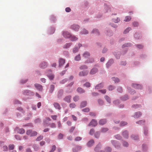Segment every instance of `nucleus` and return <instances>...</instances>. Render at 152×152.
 <instances>
[{
  "instance_id": "e2e57ef3",
  "label": "nucleus",
  "mask_w": 152,
  "mask_h": 152,
  "mask_svg": "<svg viewBox=\"0 0 152 152\" xmlns=\"http://www.w3.org/2000/svg\"><path fill=\"white\" fill-rule=\"evenodd\" d=\"M133 25L134 27H137L138 25V23L136 22H134L133 23Z\"/></svg>"
},
{
  "instance_id": "37998d69",
  "label": "nucleus",
  "mask_w": 152,
  "mask_h": 152,
  "mask_svg": "<svg viewBox=\"0 0 152 152\" xmlns=\"http://www.w3.org/2000/svg\"><path fill=\"white\" fill-rule=\"evenodd\" d=\"M48 77L50 80H52L54 78V75H53V74L48 75Z\"/></svg>"
},
{
  "instance_id": "6e6d98bb",
  "label": "nucleus",
  "mask_w": 152,
  "mask_h": 152,
  "mask_svg": "<svg viewBox=\"0 0 152 152\" xmlns=\"http://www.w3.org/2000/svg\"><path fill=\"white\" fill-rule=\"evenodd\" d=\"M127 123L126 122H121V126H124L127 124Z\"/></svg>"
},
{
  "instance_id": "9d476101",
  "label": "nucleus",
  "mask_w": 152,
  "mask_h": 152,
  "mask_svg": "<svg viewBox=\"0 0 152 152\" xmlns=\"http://www.w3.org/2000/svg\"><path fill=\"white\" fill-rule=\"evenodd\" d=\"M65 62V60L63 58H60L59 61V66L61 67Z\"/></svg>"
},
{
  "instance_id": "2eb2a0df",
  "label": "nucleus",
  "mask_w": 152,
  "mask_h": 152,
  "mask_svg": "<svg viewBox=\"0 0 152 152\" xmlns=\"http://www.w3.org/2000/svg\"><path fill=\"white\" fill-rule=\"evenodd\" d=\"M122 135L123 137L126 138H128L129 137L128 132L127 131H125L124 132L122 133Z\"/></svg>"
},
{
  "instance_id": "13d9d810",
  "label": "nucleus",
  "mask_w": 152,
  "mask_h": 152,
  "mask_svg": "<svg viewBox=\"0 0 152 152\" xmlns=\"http://www.w3.org/2000/svg\"><path fill=\"white\" fill-rule=\"evenodd\" d=\"M63 135L61 133H60L58 136V139H62L63 138Z\"/></svg>"
},
{
  "instance_id": "052dcab7",
  "label": "nucleus",
  "mask_w": 152,
  "mask_h": 152,
  "mask_svg": "<svg viewBox=\"0 0 152 152\" xmlns=\"http://www.w3.org/2000/svg\"><path fill=\"white\" fill-rule=\"evenodd\" d=\"M114 88V87L113 86H110L109 87V90H112Z\"/></svg>"
},
{
  "instance_id": "4468645a",
  "label": "nucleus",
  "mask_w": 152,
  "mask_h": 152,
  "mask_svg": "<svg viewBox=\"0 0 152 152\" xmlns=\"http://www.w3.org/2000/svg\"><path fill=\"white\" fill-rule=\"evenodd\" d=\"M40 66L42 68L44 69L46 68L47 66V63L43 62L40 64Z\"/></svg>"
},
{
  "instance_id": "f704fd0d",
  "label": "nucleus",
  "mask_w": 152,
  "mask_h": 152,
  "mask_svg": "<svg viewBox=\"0 0 152 152\" xmlns=\"http://www.w3.org/2000/svg\"><path fill=\"white\" fill-rule=\"evenodd\" d=\"M129 99L128 96L126 95H125L123 97L121 98V99L123 100V101H125L127 99Z\"/></svg>"
},
{
  "instance_id": "7c9ffc66",
  "label": "nucleus",
  "mask_w": 152,
  "mask_h": 152,
  "mask_svg": "<svg viewBox=\"0 0 152 152\" xmlns=\"http://www.w3.org/2000/svg\"><path fill=\"white\" fill-rule=\"evenodd\" d=\"M63 93V90H60L59 91L58 96L59 97H61Z\"/></svg>"
},
{
  "instance_id": "6ab92c4d",
  "label": "nucleus",
  "mask_w": 152,
  "mask_h": 152,
  "mask_svg": "<svg viewBox=\"0 0 152 152\" xmlns=\"http://www.w3.org/2000/svg\"><path fill=\"white\" fill-rule=\"evenodd\" d=\"M87 104V102L86 101H84L82 102L80 104V107H84L86 106Z\"/></svg>"
},
{
  "instance_id": "bf43d9fd",
  "label": "nucleus",
  "mask_w": 152,
  "mask_h": 152,
  "mask_svg": "<svg viewBox=\"0 0 152 152\" xmlns=\"http://www.w3.org/2000/svg\"><path fill=\"white\" fill-rule=\"evenodd\" d=\"M128 91L130 92V93L131 94H134V93H135L134 91L132 90V91L131 92V89L130 88H128Z\"/></svg>"
},
{
  "instance_id": "39448f33",
  "label": "nucleus",
  "mask_w": 152,
  "mask_h": 152,
  "mask_svg": "<svg viewBox=\"0 0 152 152\" xmlns=\"http://www.w3.org/2000/svg\"><path fill=\"white\" fill-rule=\"evenodd\" d=\"M63 35L65 38H70L71 34L67 31H64L63 33Z\"/></svg>"
},
{
  "instance_id": "49530a36",
  "label": "nucleus",
  "mask_w": 152,
  "mask_h": 152,
  "mask_svg": "<svg viewBox=\"0 0 152 152\" xmlns=\"http://www.w3.org/2000/svg\"><path fill=\"white\" fill-rule=\"evenodd\" d=\"M82 111L84 112H88L90 111V109L88 108H86L83 109Z\"/></svg>"
},
{
  "instance_id": "20e7f679",
  "label": "nucleus",
  "mask_w": 152,
  "mask_h": 152,
  "mask_svg": "<svg viewBox=\"0 0 152 152\" xmlns=\"http://www.w3.org/2000/svg\"><path fill=\"white\" fill-rule=\"evenodd\" d=\"M88 71L87 70L83 71L80 72L79 73L80 76H85L88 75Z\"/></svg>"
},
{
  "instance_id": "c03bdc74",
  "label": "nucleus",
  "mask_w": 152,
  "mask_h": 152,
  "mask_svg": "<svg viewBox=\"0 0 152 152\" xmlns=\"http://www.w3.org/2000/svg\"><path fill=\"white\" fill-rule=\"evenodd\" d=\"M43 138V136L42 135H40L36 139V140L37 141H40L41 140H42Z\"/></svg>"
},
{
  "instance_id": "4d7b16f0",
  "label": "nucleus",
  "mask_w": 152,
  "mask_h": 152,
  "mask_svg": "<svg viewBox=\"0 0 152 152\" xmlns=\"http://www.w3.org/2000/svg\"><path fill=\"white\" fill-rule=\"evenodd\" d=\"M99 136V133L98 132H97L95 134V136L96 138H98Z\"/></svg>"
},
{
  "instance_id": "6e6552de",
  "label": "nucleus",
  "mask_w": 152,
  "mask_h": 152,
  "mask_svg": "<svg viewBox=\"0 0 152 152\" xmlns=\"http://www.w3.org/2000/svg\"><path fill=\"white\" fill-rule=\"evenodd\" d=\"M81 149V147L80 146H76L73 148V152H77Z\"/></svg>"
},
{
  "instance_id": "c9c22d12",
  "label": "nucleus",
  "mask_w": 152,
  "mask_h": 152,
  "mask_svg": "<svg viewBox=\"0 0 152 152\" xmlns=\"http://www.w3.org/2000/svg\"><path fill=\"white\" fill-rule=\"evenodd\" d=\"M131 28H130V27H129V28H128L126 30H125L124 32V34H126V33H127L128 32H129V31L130 30H131Z\"/></svg>"
},
{
  "instance_id": "a19ab883",
  "label": "nucleus",
  "mask_w": 152,
  "mask_h": 152,
  "mask_svg": "<svg viewBox=\"0 0 152 152\" xmlns=\"http://www.w3.org/2000/svg\"><path fill=\"white\" fill-rule=\"evenodd\" d=\"M80 69H85L87 68V66L86 65H84L80 66Z\"/></svg>"
},
{
  "instance_id": "09e8293b",
  "label": "nucleus",
  "mask_w": 152,
  "mask_h": 152,
  "mask_svg": "<svg viewBox=\"0 0 152 152\" xmlns=\"http://www.w3.org/2000/svg\"><path fill=\"white\" fill-rule=\"evenodd\" d=\"M113 80L115 81V83L118 82L119 81V80L118 78L113 77L112 78Z\"/></svg>"
},
{
  "instance_id": "b1692460",
  "label": "nucleus",
  "mask_w": 152,
  "mask_h": 152,
  "mask_svg": "<svg viewBox=\"0 0 152 152\" xmlns=\"http://www.w3.org/2000/svg\"><path fill=\"white\" fill-rule=\"evenodd\" d=\"M83 56L85 58H88L90 56V54L88 52H86L83 53Z\"/></svg>"
},
{
  "instance_id": "f3484780",
  "label": "nucleus",
  "mask_w": 152,
  "mask_h": 152,
  "mask_svg": "<svg viewBox=\"0 0 152 152\" xmlns=\"http://www.w3.org/2000/svg\"><path fill=\"white\" fill-rule=\"evenodd\" d=\"M91 33L93 34H96V35H99V32L98 30L96 29H94L91 31Z\"/></svg>"
},
{
  "instance_id": "5fc2aeb1",
  "label": "nucleus",
  "mask_w": 152,
  "mask_h": 152,
  "mask_svg": "<svg viewBox=\"0 0 152 152\" xmlns=\"http://www.w3.org/2000/svg\"><path fill=\"white\" fill-rule=\"evenodd\" d=\"M131 45V44L130 43H126L124 45L122 46V47L124 48L125 47H128L129 46H130Z\"/></svg>"
},
{
  "instance_id": "c85d7f7f",
  "label": "nucleus",
  "mask_w": 152,
  "mask_h": 152,
  "mask_svg": "<svg viewBox=\"0 0 152 152\" xmlns=\"http://www.w3.org/2000/svg\"><path fill=\"white\" fill-rule=\"evenodd\" d=\"M72 44L71 43H66L64 46V48H68Z\"/></svg>"
},
{
  "instance_id": "f8f14e48",
  "label": "nucleus",
  "mask_w": 152,
  "mask_h": 152,
  "mask_svg": "<svg viewBox=\"0 0 152 152\" xmlns=\"http://www.w3.org/2000/svg\"><path fill=\"white\" fill-rule=\"evenodd\" d=\"M132 86L133 87L137 89H141L142 88V87L140 85L136 84H133Z\"/></svg>"
},
{
  "instance_id": "f257e3e1",
  "label": "nucleus",
  "mask_w": 152,
  "mask_h": 152,
  "mask_svg": "<svg viewBox=\"0 0 152 152\" xmlns=\"http://www.w3.org/2000/svg\"><path fill=\"white\" fill-rule=\"evenodd\" d=\"M26 134L30 137H33L37 135V133L35 131H32L31 130H28L26 132Z\"/></svg>"
},
{
  "instance_id": "aec40b11",
  "label": "nucleus",
  "mask_w": 152,
  "mask_h": 152,
  "mask_svg": "<svg viewBox=\"0 0 152 152\" xmlns=\"http://www.w3.org/2000/svg\"><path fill=\"white\" fill-rule=\"evenodd\" d=\"M94 143V140H92L89 141L87 145L88 146L90 147L93 145Z\"/></svg>"
},
{
  "instance_id": "3c124183",
  "label": "nucleus",
  "mask_w": 152,
  "mask_h": 152,
  "mask_svg": "<svg viewBox=\"0 0 152 152\" xmlns=\"http://www.w3.org/2000/svg\"><path fill=\"white\" fill-rule=\"evenodd\" d=\"M105 151L106 152H110L111 151V149L109 147H107L106 148Z\"/></svg>"
},
{
  "instance_id": "2f4dec72",
  "label": "nucleus",
  "mask_w": 152,
  "mask_h": 152,
  "mask_svg": "<svg viewBox=\"0 0 152 152\" xmlns=\"http://www.w3.org/2000/svg\"><path fill=\"white\" fill-rule=\"evenodd\" d=\"M69 106L70 108H74L75 107L76 105L74 103H71L69 104Z\"/></svg>"
},
{
  "instance_id": "774afa93",
  "label": "nucleus",
  "mask_w": 152,
  "mask_h": 152,
  "mask_svg": "<svg viewBox=\"0 0 152 152\" xmlns=\"http://www.w3.org/2000/svg\"><path fill=\"white\" fill-rule=\"evenodd\" d=\"M94 129H91L90 131L89 134L91 135H92L94 134Z\"/></svg>"
},
{
  "instance_id": "f03ea898",
  "label": "nucleus",
  "mask_w": 152,
  "mask_h": 152,
  "mask_svg": "<svg viewBox=\"0 0 152 152\" xmlns=\"http://www.w3.org/2000/svg\"><path fill=\"white\" fill-rule=\"evenodd\" d=\"M71 28L75 31H77L79 29L80 27L78 25L74 24L71 26Z\"/></svg>"
},
{
  "instance_id": "9b49d317",
  "label": "nucleus",
  "mask_w": 152,
  "mask_h": 152,
  "mask_svg": "<svg viewBox=\"0 0 152 152\" xmlns=\"http://www.w3.org/2000/svg\"><path fill=\"white\" fill-rule=\"evenodd\" d=\"M71 96H67L64 98V100L67 102L69 103L71 102Z\"/></svg>"
},
{
  "instance_id": "8fccbe9b",
  "label": "nucleus",
  "mask_w": 152,
  "mask_h": 152,
  "mask_svg": "<svg viewBox=\"0 0 152 152\" xmlns=\"http://www.w3.org/2000/svg\"><path fill=\"white\" fill-rule=\"evenodd\" d=\"M78 48L77 47H75L73 49V53H75L78 51Z\"/></svg>"
},
{
  "instance_id": "69168bd1",
  "label": "nucleus",
  "mask_w": 152,
  "mask_h": 152,
  "mask_svg": "<svg viewBox=\"0 0 152 152\" xmlns=\"http://www.w3.org/2000/svg\"><path fill=\"white\" fill-rule=\"evenodd\" d=\"M51 118L54 120H56L57 118V116L56 115H51Z\"/></svg>"
},
{
  "instance_id": "4c0bfd02",
  "label": "nucleus",
  "mask_w": 152,
  "mask_h": 152,
  "mask_svg": "<svg viewBox=\"0 0 152 152\" xmlns=\"http://www.w3.org/2000/svg\"><path fill=\"white\" fill-rule=\"evenodd\" d=\"M54 89V86L53 85H51L50 86V92L52 93Z\"/></svg>"
},
{
  "instance_id": "58836bf2",
  "label": "nucleus",
  "mask_w": 152,
  "mask_h": 152,
  "mask_svg": "<svg viewBox=\"0 0 152 152\" xmlns=\"http://www.w3.org/2000/svg\"><path fill=\"white\" fill-rule=\"evenodd\" d=\"M105 99H106V100L109 103H110V99L109 97L108 96H105Z\"/></svg>"
},
{
  "instance_id": "cd10ccee",
  "label": "nucleus",
  "mask_w": 152,
  "mask_h": 152,
  "mask_svg": "<svg viewBox=\"0 0 152 152\" xmlns=\"http://www.w3.org/2000/svg\"><path fill=\"white\" fill-rule=\"evenodd\" d=\"M81 59L80 55L79 54L76 56L75 58V60L76 61H78Z\"/></svg>"
},
{
  "instance_id": "473e14b6",
  "label": "nucleus",
  "mask_w": 152,
  "mask_h": 152,
  "mask_svg": "<svg viewBox=\"0 0 152 152\" xmlns=\"http://www.w3.org/2000/svg\"><path fill=\"white\" fill-rule=\"evenodd\" d=\"M131 138L134 140H137L138 139V137L137 135H132L131 136Z\"/></svg>"
},
{
  "instance_id": "ddd939ff",
  "label": "nucleus",
  "mask_w": 152,
  "mask_h": 152,
  "mask_svg": "<svg viewBox=\"0 0 152 152\" xmlns=\"http://www.w3.org/2000/svg\"><path fill=\"white\" fill-rule=\"evenodd\" d=\"M103 84L102 83H100L98 85H96L95 87L96 89H98L102 88L103 87Z\"/></svg>"
},
{
  "instance_id": "423d86ee",
  "label": "nucleus",
  "mask_w": 152,
  "mask_h": 152,
  "mask_svg": "<svg viewBox=\"0 0 152 152\" xmlns=\"http://www.w3.org/2000/svg\"><path fill=\"white\" fill-rule=\"evenodd\" d=\"M98 71V69L96 68H94L92 69L89 72L91 75H94Z\"/></svg>"
},
{
  "instance_id": "338daca9",
  "label": "nucleus",
  "mask_w": 152,
  "mask_h": 152,
  "mask_svg": "<svg viewBox=\"0 0 152 152\" xmlns=\"http://www.w3.org/2000/svg\"><path fill=\"white\" fill-rule=\"evenodd\" d=\"M98 102L99 104L100 105H102L103 103V102L102 100L100 99H99L98 100Z\"/></svg>"
},
{
  "instance_id": "412c9836",
  "label": "nucleus",
  "mask_w": 152,
  "mask_h": 152,
  "mask_svg": "<svg viewBox=\"0 0 152 152\" xmlns=\"http://www.w3.org/2000/svg\"><path fill=\"white\" fill-rule=\"evenodd\" d=\"M50 120L51 119L49 118H46V120H45L44 121V125L45 126H48V123L47 122V121H50Z\"/></svg>"
},
{
  "instance_id": "e433bc0d",
  "label": "nucleus",
  "mask_w": 152,
  "mask_h": 152,
  "mask_svg": "<svg viewBox=\"0 0 152 152\" xmlns=\"http://www.w3.org/2000/svg\"><path fill=\"white\" fill-rule=\"evenodd\" d=\"M84 86L86 87H90L91 86L90 83L88 82H86L84 84Z\"/></svg>"
},
{
  "instance_id": "7ed1b4c3",
  "label": "nucleus",
  "mask_w": 152,
  "mask_h": 152,
  "mask_svg": "<svg viewBox=\"0 0 152 152\" xmlns=\"http://www.w3.org/2000/svg\"><path fill=\"white\" fill-rule=\"evenodd\" d=\"M97 124L96 121L95 119H93L88 124L89 126H95Z\"/></svg>"
},
{
  "instance_id": "603ef678",
  "label": "nucleus",
  "mask_w": 152,
  "mask_h": 152,
  "mask_svg": "<svg viewBox=\"0 0 152 152\" xmlns=\"http://www.w3.org/2000/svg\"><path fill=\"white\" fill-rule=\"evenodd\" d=\"M75 126H72L70 129L69 130V132L70 133H72L73 132V131L75 129Z\"/></svg>"
},
{
  "instance_id": "72a5a7b5",
  "label": "nucleus",
  "mask_w": 152,
  "mask_h": 152,
  "mask_svg": "<svg viewBox=\"0 0 152 152\" xmlns=\"http://www.w3.org/2000/svg\"><path fill=\"white\" fill-rule=\"evenodd\" d=\"M108 129L107 128H103L102 129L101 132H105L108 131Z\"/></svg>"
},
{
  "instance_id": "0eeeda50",
  "label": "nucleus",
  "mask_w": 152,
  "mask_h": 152,
  "mask_svg": "<svg viewBox=\"0 0 152 152\" xmlns=\"http://www.w3.org/2000/svg\"><path fill=\"white\" fill-rule=\"evenodd\" d=\"M15 131H17L18 133L20 134H23L25 132V130L23 129H18V128H16Z\"/></svg>"
},
{
  "instance_id": "680f3d73",
  "label": "nucleus",
  "mask_w": 152,
  "mask_h": 152,
  "mask_svg": "<svg viewBox=\"0 0 152 152\" xmlns=\"http://www.w3.org/2000/svg\"><path fill=\"white\" fill-rule=\"evenodd\" d=\"M7 146H4L3 147V150L4 151H7Z\"/></svg>"
},
{
  "instance_id": "ea45409f",
  "label": "nucleus",
  "mask_w": 152,
  "mask_h": 152,
  "mask_svg": "<svg viewBox=\"0 0 152 152\" xmlns=\"http://www.w3.org/2000/svg\"><path fill=\"white\" fill-rule=\"evenodd\" d=\"M113 20L114 22L117 23L119 22L120 20L118 18H116L115 19H113Z\"/></svg>"
},
{
  "instance_id": "393cba45",
  "label": "nucleus",
  "mask_w": 152,
  "mask_h": 152,
  "mask_svg": "<svg viewBox=\"0 0 152 152\" xmlns=\"http://www.w3.org/2000/svg\"><path fill=\"white\" fill-rule=\"evenodd\" d=\"M77 91L80 93H84L85 91L81 88H79L77 89Z\"/></svg>"
},
{
  "instance_id": "de8ad7c7",
  "label": "nucleus",
  "mask_w": 152,
  "mask_h": 152,
  "mask_svg": "<svg viewBox=\"0 0 152 152\" xmlns=\"http://www.w3.org/2000/svg\"><path fill=\"white\" fill-rule=\"evenodd\" d=\"M56 147L55 145H53L52 146L51 150L49 152H53L56 150Z\"/></svg>"
},
{
  "instance_id": "dca6fc26",
  "label": "nucleus",
  "mask_w": 152,
  "mask_h": 152,
  "mask_svg": "<svg viewBox=\"0 0 152 152\" xmlns=\"http://www.w3.org/2000/svg\"><path fill=\"white\" fill-rule=\"evenodd\" d=\"M141 115V114L140 112H138L136 113L134 117L135 118H139Z\"/></svg>"
},
{
  "instance_id": "4be33fe9",
  "label": "nucleus",
  "mask_w": 152,
  "mask_h": 152,
  "mask_svg": "<svg viewBox=\"0 0 152 152\" xmlns=\"http://www.w3.org/2000/svg\"><path fill=\"white\" fill-rule=\"evenodd\" d=\"M106 120L105 119H102L100 120L99 122V123L100 124L103 125L106 123Z\"/></svg>"
},
{
  "instance_id": "a18cd8bd",
  "label": "nucleus",
  "mask_w": 152,
  "mask_h": 152,
  "mask_svg": "<svg viewBox=\"0 0 152 152\" xmlns=\"http://www.w3.org/2000/svg\"><path fill=\"white\" fill-rule=\"evenodd\" d=\"M14 145H9V149L10 150H12L14 149Z\"/></svg>"
},
{
  "instance_id": "0e129e2a",
  "label": "nucleus",
  "mask_w": 152,
  "mask_h": 152,
  "mask_svg": "<svg viewBox=\"0 0 152 152\" xmlns=\"http://www.w3.org/2000/svg\"><path fill=\"white\" fill-rule=\"evenodd\" d=\"M82 138L80 137H77L75 139V140L76 141H79L80 140H81Z\"/></svg>"
},
{
  "instance_id": "1a4fd4ad",
  "label": "nucleus",
  "mask_w": 152,
  "mask_h": 152,
  "mask_svg": "<svg viewBox=\"0 0 152 152\" xmlns=\"http://www.w3.org/2000/svg\"><path fill=\"white\" fill-rule=\"evenodd\" d=\"M34 86L39 91H41L42 90V87L41 85L38 84H35Z\"/></svg>"
},
{
  "instance_id": "a211bd4d",
  "label": "nucleus",
  "mask_w": 152,
  "mask_h": 152,
  "mask_svg": "<svg viewBox=\"0 0 152 152\" xmlns=\"http://www.w3.org/2000/svg\"><path fill=\"white\" fill-rule=\"evenodd\" d=\"M113 62V59L109 60L106 64L107 67H109Z\"/></svg>"
},
{
  "instance_id": "c756f323",
  "label": "nucleus",
  "mask_w": 152,
  "mask_h": 152,
  "mask_svg": "<svg viewBox=\"0 0 152 152\" xmlns=\"http://www.w3.org/2000/svg\"><path fill=\"white\" fill-rule=\"evenodd\" d=\"M131 19V17L127 16H126L125 19H124V21L126 22H128Z\"/></svg>"
},
{
  "instance_id": "864d4df0",
  "label": "nucleus",
  "mask_w": 152,
  "mask_h": 152,
  "mask_svg": "<svg viewBox=\"0 0 152 152\" xmlns=\"http://www.w3.org/2000/svg\"><path fill=\"white\" fill-rule=\"evenodd\" d=\"M50 126L52 128H55L56 127V125L54 123L51 124Z\"/></svg>"
},
{
  "instance_id": "bb28decb",
  "label": "nucleus",
  "mask_w": 152,
  "mask_h": 152,
  "mask_svg": "<svg viewBox=\"0 0 152 152\" xmlns=\"http://www.w3.org/2000/svg\"><path fill=\"white\" fill-rule=\"evenodd\" d=\"M70 38L72 41H75L77 39V38L74 36L71 35Z\"/></svg>"
},
{
  "instance_id": "79ce46f5",
  "label": "nucleus",
  "mask_w": 152,
  "mask_h": 152,
  "mask_svg": "<svg viewBox=\"0 0 152 152\" xmlns=\"http://www.w3.org/2000/svg\"><path fill=\"white\" fill-rule=\"evenodd\" d=\"M73 99L74 101L76 102L79 99V97L78 96H76L73 97Z\"/></svg>"
},
{
  "instance_id": "5701e85b",
  "label": "nucleus",
  "mask_w": 152,
  "mask_h": 152,
  "mask_svg": "<svg viewBox=\"0 0 152 152\" xmlns=\"http://www.w3.org/2000/svg\"><path fill=\"white\" fill-rule=\"evenodd\" d=\"M54 107L60 110L61 109V107L60 105L57 103H55L54 104Z\"/></svg>"
},
{
  "instance_id": "a878e982",
  "label": "nucleus",
  "mask_w": 152,
  "mask_h": 152,
  "mask_svg": "<svg viewBox=\"0 0 152 152\" xmlns=\"http://www.w3.org/2000/svg\"><path fill=\"white\" fill-rule=\"evenodd\" d=\"M88 31L85 29H83L81 32V33L82 34H88Z\"/></svg>"
}]
</instances>
